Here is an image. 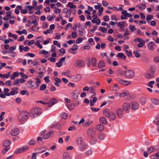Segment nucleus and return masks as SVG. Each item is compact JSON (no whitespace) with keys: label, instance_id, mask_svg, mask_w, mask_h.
<instances>
[{"label":"nucleus","instance_id":"1","mask_svg":"<svg viewBox=\"0 0 159 159\" xmlns=\"http://www.w3.org/2000/svg\"><path fill=\"white\" fill-rule=\"evenodd\" d=\"M156 70L155 66H152L149 69L144 75L145 77L147 79H152L154 77V73Z\"/></svg>","mask_w":159,"mask_h":159},{"label":"nucleus","instance_id":"2","mask_svg":"<svg viewBox=\"0 0 159 159\" xmlns=\"http://www.w3.org/2000/svg\"><path fill=\"white\" fill-rule=\"evenodd\" d=\"M77 144L80 149L82 151L84 150L86 148V144L84 140L82 138H79L77 140Z\"/></svg>","mask_w":159,"mask_h":159},{"label":"nucleus","instance_id":"3","mask_svg":"<svg viewBox=\"0 0 159 159\" xmlns=\"http://www.w3.org/2000/svg\"><path fill=\"white\" fill-rule=\"evenodd\" d=\"M42 112L41 108L37 107L32 109L30 113V116L33 118H34L39 116Z\"/></svg>","mask_w":159,"mask_h":159},{"label":"nucleus","instance_id":"4","mask_svg":"<svg viewBox=\"0 0 159 159\" xmlns=\"http://www.w3.org/2000/svg\"><path fill=\"white\" fill-rule=\"evenodd\" d=\"M28 113L26 111H22L18 116V120L20 122H22L28 119Z\"/></svg>","mask_w":159,"mask_h":159},{"label":"nucleus","instance_id":"5","mask_svg":"<svg viewBox=\"0 0 159 159\" xmlns=\"http://www.w3.org/2000/svg\"><path fill=\"white\" fill-rule=\"evenodd\" d=\"M11 143L8 140H6L3 143V146L4 147L2 150V152L3 154H5L10 148Z\"/></svg>","mask_w":159,"mask_h":159},{"label":"nucleus","instance_id":"6","mask_svg":"<svg viewBox=\"0 0 159 159\" xmlns=\"http://www.w3.org/2000/svg\"><path fill=\"white\" fill-rule=\"evenodd\" d=\"M87 133L88 137L90 138L96 136V131L93 128L90 127L88 129Z\"/></svg>","mask_w":159,"mask_h":159},{"label":"nucleus","instance_id":"7","mask_svg":"<svg viewBox=\"0 0 159 159\" xmlns=\"http://www.w3.org/2000/svg\"><path fill=\"white\" fill-rule=\"evenodd\" d=\"M124 74L126 77L129 78H133L135 75L134 71L132 70H125L124 72Z\"/></svg>","mask_w":159,"mask_h":159},{"label":"nucleus","instance_id":"8","mask_svg":"<svg viewBox=\"0 0 159 159\" xmlns=\"http://www.w3.org/2000/svg\"><path fill=\"white\" fill-rule=\"evenodd\" d=\"M18 88L16 87L12 88L11 89V91H10V93H4V94L5 95L7 96H10V95H14L18 93Z\"/></svg>","mask_w":159,"mask_h":159},{"label":"nucleus","instance_id":"9","mask_svg":"<svg viewBox=\"0 0 159 159\" xmlns=\"http://www.w3.org/2000/svg\"><path fill=\"white\" fill-rule=\"evenodd\" d=\"M29 84V87L32 89H35L38 87L39 84L35 81H33L31 80H29L28 81Z\"/></svg>","mask_w":159,"mask_h":159},{"label":"nucleus","instance_id":"10","mask_svg":"<svg viewBox=\"0 0 159 159\" xmlns=\"http://www.w3.org/2000/svg\"><path fill=\"white\" fill-rule=\"evenodd\" d=\"M84 65V61L82 60H76L75 63V66L77 67H81Z\"/></svg>","mask_w":159,"mask_h":159},{"label":"nucleus","instance_id":"11","mask_svg":"<svg viewBox=\"0 0 159 159\" xmlns=\"http://www.w3.org/2000/svg\"><path fill=\"white\" fill-rule=\"evenodd\" d=\"M28 147L26 146H24L20 148H18L16 149L14 153L17 154L23 152L25 150L28 149Z\"/></svg>","mask_w":159,"mask_h":159},{"label":"nucleus","instance_id":"12","mask_svg":"<svg viewBox=\"0 0 159 159\" xmlns=\"http://www.w3.org/2000/svg\"><path fill=\"white\" fill-rule=\"evenodd\" d=\"M123 110L124 111H127L130 108V105L129 103L125 102L124 103L122 106Z\"/></svg>","mask_w":159,"mask_h":159},{"label":"nucleus","instance_id":"13","mask_svg":"<svg viewBox=\"0 0 159 159\" xmlns=\"http://www.w3.org/2000/svg\"><path fill=\"white\" fill-rule=\"evenodd\" d=\"M131 109L133 110H137L139 107V104L135 102H131L130 103Z\"/></svg>","mask_w":159,"mask_h":159},{"label":"nucleus","instance_id":"14","mask_svg":"<svg viewBox=\"0 0 159 159\" xmlns=\"http://www.w3.org/2000/svg\"><path fill=\"white\" fill-rule=\"evenodd\" d=\"M57 102V100L56 98H51L49 102H48V107H51L52 105L56 104Z\"/></svg>","mask_w":159,"mask_h":159},{"label":"nucleus","instance_id":"15","mask_svg":"<svg viewBox=\"0 0 159 159\" xmlns=\"http://www.w3.org/2000/svg\"><path fill=\"white\" fill-rule=\"evenodd\" d=\"M47 149V147L45 146L41 148H36L35 149V151L37 152V153H41L45 152Z\"/></svg>","mask_w":159,"mask_h":159},{"label":"nucleus","instance_id":"16","mask_svg":"<svg viewBox=\"0 0 159 159\" xmlns=\"http://www.w3.org/2000/svg\"><path fill=\"white\" fill-rule=\"evenodd\" d=\"M116 114L117 116L119 118H121L123 114V110L121 108H118L116 110Z\"/></svg>","mask_w":159,"mask_h":159},{"label":"nucleus","instance_id":"17","mask_svg":"<svg viewBox=\"0 0 159 159\" xmlns=\"http://www.w3.org/2000/svg\"><path fill=\"white\" fill-rule=\"evenodd\" d=\"M95 129L99 131H102L104 129V126L102 124H97L95 126Z\"/></svg>","mask_w":159,"mask_h":159},{"label":"nucleus","instance_id":"18","mask_svg":"<svg viewBox=\"0 0 159 159\" xmlns=\"http://www.w3.org/2000/svg\"><path fill=\"white\" fill-rule=\"evenodd\" d=\"M20 132L19 130L17 128L13 129L11 132V134L13 136H16L18 135Z\"/></svg>","mask_w":159,"mask_h":159},{"label":"nucleus","instance_id":"19","mask_svg":"<svg viewBox=\"0 0 159 159\" xmlns=\"http://www.w3.org/2000/svg\"><path fill=\"white\" fill-rule=\"evenodd\" d=\"M19 49L20 52H22L23 50L24 51L26 52L30 50V48L29 47L26 46L24 48V46L23 45H20Z\"/></svg>","mask_w":159,"mask_h":159},{"label":"nucleus","instance_id":"20","mask_svg":"<svg viewBox=\"0 0 159 159\" xmlns=\"http://www.w3.org/2000/svg\"><path fill=\"white\" fill-rule=\"evenodd\" d=\"M108 118L110 120H113L116 119V116L114 112L111 111L109 114V117H108Z\"/></svg>","mask_w":159,"mask_h":159},{"label":"nucleus","instance_id":"21","mask_svg":"<svg viewBox=\"0 0 159 159\" xmlns=\"http://www.w3.org/2000/svg\"><path fill=\"white\" fill-rule=\"evenodd\" d=\"M155 45V43L154 42H150L148 44V48L151 50H153L154 49L153 46Z\"/></svg>","mask_w":159,"mask_h":159},{"label":"nucleus","instance_id":"22","mask_svg":"<svg viewBox=\"0 0 159 159\" xmlns=\"http://www.w3.org/2000/svg\"><path fill=\"white\" fill-rule=\"evenodd\" d=\"M111 112L109 109H105L103 110V113L105 116L108 118L109 117V114Z\"/></svg>","mask_w":159,"mask_h":159},{"label":"nucleus","instance_id":"23","mask_svg":"<svg viewBox=\"0 0 159 159\" xmlns=\"http://www.w3.org/2000/svg\"><path fill=\"white\" fill-rule=\"evenodd\" d=\"M120 84L124 85H127L130 84V82L127 80H124L121 79L118 80Z\"/></svg>","mask_w":159,"mask_h":159},{"label":"nucleus","instance_id":"24","mask_svg":"<svg viewBox=\"0 0 159 159\" xmlns=\"http://www.w3.org/2000/svg\"><path fill=\"white\" fill-rule=\"evenodd\" d=\"M73 47H75V48H70L69 49L68 51L70 52L72 54H74L75 52H73V51H75L78 49L79 46L77 45L76 44H75V45H73Z\"/></svg>","mask_w":159,"mask_h":159},{"label":"nucleus","instance_id":"25","mask_svg":"<svg viewBox=\"0 0 159 159\" xmlns=\"http://www.w3.org/2000/svg\"><path fill=\"white\" fill-rule=\"evenodd\" d=\"M89 139H90V143L92 145L94 144L97 142V139L95 136Z\"/></svg>","mask_w":159,"mask_h":159},{"label":"nucleus","instance_id":"26","mask_svg":"<svg viewBox=\"0 0 159 159\" xmlns=\"http://www.w3.org/2000/svg\"><path fill=\"white\" fill-rule=\"evenodd\" d=\"M99 121L101 123L104 124H107V121L105 117H102L99 118Z\"/></svg>","mask_w":159,"mask_h":159},{"label":"nucleus","instance_id":"27","mask_svg":"<svg viewBox=\"0 0 159 159\" xmlns=\"http://www.w3.org/2000/svg\"><path fill=\"white\" fill-rule=\"evenodd\" d=\"M106 65L104 62L102 60L100 61L98 64V66L100 68L104 67Z\"/></svg>","mask_w":159,"mask_h":159},{"label":"nucleus","instance_id":"28","mask_svg":"<svg viewBox=\"0 0 159 159\" xmlns=\"http://www.w3.org/2000/svg\"><path fill=\"white\" fill-rule=\"evenodd\" d=\"M73 79L77 81L80 80L82 78V75L80 74L73 76Z\"/></svg>","mask_w":159,"mask_h":159},{"label":"nucleus","instance_id":"29","mask_svg":"<svg viewBox=\"0 0 159 159\" xmlns=\"http://www.w3.org/2000/svg\"><path fill=\"white\" fill-rule=\"evenodd\" d=\"M97 100V98L96 97H94L93 98V100H90L89 104L91 106H93L94 105V103L96 102Z\"/></svg>","mask_w":159,"mask_h":159},{"label":"nucleus","instance_id":"30","mask_svg":"<svg viewBox=\"0 0 159 159\" xmlns=\"http://www.w3.org/2000/svg\"><path fill=\"white\" fill-rule=\"evenodd\" d=\"M53 131H51L49 132L48 133L46 134H44L43 136V139H48L49 136L51 135L53 133Z\"/></svg>","mask_w":159,"mask_h":159},{"label":"nucleus","instance_id":"31","mask_svg":"<svg viewBox=\"0 0 159 159\" xmlns=\"http://www.w3.org/2000/svg\"><path fill=\"white\" fill-rule=\"evenodd\" d=\"M63 11L66 13V14L65 16V17L66 18H68L70 16L69 14V9L67 8H64L63 9Z\"/></svg>","mask_w":159,"mask_h":159},{"label":"nucleus","instance_id":"32","mask_svg":"<svg viewBox=\"0 0 159 159\" xmlns=\"http://www.w3.org/2000/svg\"><path fill=\"white\" fill-rule=\"evenodd\" d=\"M139 101L142 105H144L146 103L147 100L144 97H141L140 98Z\"/></svg>","mask_w":159,"mask_h":159},{"label":"nucleus","instance_id":"33","mask_svg":"<svg viewBox=\"0 0 159 159\" xmlns=\"http://www.w3.org/2000/svg\"><path fill=\"white\" fill-rule=\"evenodd\" d=\"M98 136L99 139L102 140L104 139L105 136L104 133L100 132L98 134Z\"/></svg>","mask_w":159,"mask_h":159},{"label":"nucleus","instance_id":"34","mask_svg":"<svg viewBox=\"0 0 159 159\" xmlns=\"http://www.w3.org/2000/svg\"><path fill=\"white\" fill-rule=\"evenodd\" d=\"M92 65L93 67H95L97 66V60L96 58L93 57L91 59Z\"/></svg>","mask_w":159,"mask_h":159},{"label":"nucleus","instance_id":"35","mask_svg":"<svg viewBox=\"0 0 159 159\" xmlns=\"http://www.w3.org/2000/svg\"><path fill=\"white\" fill-rule=\"evenodd\" d=\"M151 101L152 103L155 105L159 104V100L157 99L153 98L151 99Z\"/></svg>","mask_w":159,"mask_h":159},{"label":"nucleus","instance_id":"36","mask_svg":"<svg viewBox=\"0 0 159 159\" xmlns=\"http://www.w3.org/2000/svg\"><path fill=\"white\" fill-rule=\"evenodd\" d=\"M117 56L123 60H125L126 58V56L122 52L119 53L117 55Z\"/></svg>","mask_w":159,"mask_h":159},{"label":"nucleus","instance_id":"37","mask_svg":"<svg viewBox=\"0 0 159 159\" xmlns=\"http://www.w3.org/2000/svg\"><path fill=\"white\" fill-rule=\"evenodd\" d=\"M153 18V16L152 15H148L146 16V20L148 22H150V20Z\"/></svg>","mask_w":159,"mask_h":159},{"label":"nucleus","instance_id":"38","mask_svg":"<svg viewBox=\"0 0 159 159\" xmlns=\"http://www.w3.org/2000/svg\"><path fill=\"white\" fill-rule=\"evenodd\" d=\"M63 159H71V158L68 154L65 152L63 154Z\"/></svg>","mask_w":159,"mask_h":159},{"label":"nucleus","instance_id":"39","mask_svg":"<svg viewBox=\"0 0 159 159\" xmlns=\"http://www.w3.org/2000/svg\"><path fill=\"white\" fill-rule=\"evenodd\" d=\"M67 6L69 7H70L71 8L75 9L76 8V6L75 5H73L72 3L70 2H69L67 4Z\"/></svg>","mask_w":159,"mask_h":159},{"label":"nucleus","instance_id":"40","mask_svg":"<svg viewBox=\"0 0 159 159\" xmlns=\"http://www.w3.org/2000/svg\"><path fill=\"white\" fill-rule=\"evenodd\" d=\"M154 150V148L152 146H151L148 148L147 151L149 153H152Z\"/></svg>","mask_w":159,"mask_h":159},{"label":"nucleus","instance_id":"41","mask_svg":"<svg viewBox=\"0 0 159 159\" xmlns=\"http://www.w3.org/2000/svg\"><path fill=\"white\" fill-rule=\"evenodd\" d=\"M119 88L117 84H114L112 87V90L113 91H117L119 90Z\"/></svg>","mask_w":159,"mask_h":159},{"label":"nucleus","instance_id":"42","mask_svg":"<svg viewBox=\"0 0 159 159\" xmlns=\"http://www.w3.org/2000/svg\"><path fill=\"white\" fill-rule=\"evenodd\" d=\"M28 143L30 145H34L35 144L36 142L34 139H31L28 142Z\"/></svg>","mask_w":159,"mask_h":159},{"label":"nucleus","instance_id":"43","mask_svg":"<svg viewBox=\"0 0 159 159\" xmlns=\"http://www.w3.org/2000/svg\"><path fill=\"white\" fill-rule=\"evenodd\" d=\"M92 123V121L91 120H89L85 122V123L84 124V126H89L91 125Z\"/></svg>","mask_w":159,"mask_h":159},{"label":"nucleus","instance_id":"44","mask_svg":"<svg viewBox=\"0 0 159 159\" xmlns=\"http://www.w3.org/2000/svg\"><path fill=\"white\" fill-rule=\"evenodd\" d=\"M38 24H36L34 25L33 26H32V27L30 28L33 31H37L39 29V28H38L37 29H36V26L38 25Z\"/></svg>","mask_w":159,"mask_h":159},{"label":"nucleus","instance_id":"45","mask_svg":"<svg viewBox=\"0 0 159 159\" xmlns=\"http://www.w3.org/2000/svg\"><path fill=\"white\" fill-rule=\"evenodd\" d=\"M46 87L47 85L46 84H43L41 86L39 90L41 91L43 90L46 88Z\"/></svg>","mask_w":159,"mask_h":159},{"label":"nucleus","instance_id":"46","mask_svg":"<svg viewBox=\"0 0 159 159\" xmlns=\"http://www.w3.org/2000/svg\"><path fill=\"white\" fill-rule=\"evenodd\" d=\"M116 23L118 24L119 26L121 28H123L124 27L125 23L123 22H116Z\"/></svg>","mask_w":159,"mask_h":159},{"label":"nucleus","instance_id":"47","mask_svg":"<svg viewBox=\"0 0 159 159\" xmlns=\"http://www.w3.org/2000/svg\"><path fill=\"white\" fill-rule=\"evenodd\" d=\"M155 83V81H151L149 82L148 84V85L151 88L153 87L152 85Z\"/></svg>","mask_w":159,"mask_h":159},{"label":"nucleus","instance_id":"48","mask_svg":"<svg viewBox=\"0 0 159 159\" xmlns=\"http://www.w3.org/2000/svg\"><path fill=\"white\" fill-rule=\"evenodd\" d=\"M19 74L23 78L27 79L28 78V76L24 74L22 72H20Z\"/></svg>","mask_w":159,"mask_h":159},{"label":"nucleus","instance_id":"49","mask_svg":"<svg viewBox=\"0 0 159 159\" xmlns=\"http://www.w3.org/2000/svg\"><path fill=\"white\" fill-rule=\"evenodd\" d=\"M99 30H101L103 33H106L107 31V29L105 27H101L99 28Z\"/></svg>","mask_w":159,"mask_h":159},{"label":"nucleus","instance_id":"50","mask_svg":"<svg viewBox=\"0 0 159 159\" xmlns=\"http://www.w3.org/2000/svg\"><path fill=\"white\" fill-rule=\"evenodd\" d=\"M54 9H55V11H54V12L55 14H57V13H60L61 12V10L60 9L57 8L56 7H55Z\"/></svg>","mask_w":159,"mask_h":159},{"label":"nucleus","instance_id":"51","mask_svg":"<svg viewBox=\"0 0 159 159\" xmlns=\"http://www.w3.org/2000/svg\"><path fill=\"white\" fill-rule=\"evenodd\" d=\"M75 106L73 104H71L70 105H68V108L70 110H72L74 108Z\"/></svg>","mask_w":159,"mask_h":159},{"label":"nucleus","instance_id":"52","mask_svg":"<svg viewBox=\"0 0 159 159\" xmlns=\"http://www.w3.org/2000/svg\"><path fill=\"white\" fill-rule=\"evenodd\" d=\"M53 33V31H51V30H50L49 29H48L47 30L45 31H43V33L45 34H50L51 33Z\"/></svg>","mask_w":159,"mask_h":159},{"label":"nucleus","instance_id":"53","mask_svg":"<svg viewBox=\"0 0 159 159\" xmlns=\"http://www.w3.org/2000/svg\"><path fill=\"white\" fill-rule=\"evenodd\" d=\"M55 83H61V80L60 79L57 77H56L54 78Z\"/></svg>","mask_w":159,"mask_h":159},{"label":"nucleus","instance_id":"54","mask_svg":"<svg viewBox=\"0 0 159 159\" xmlns=\"http://www.w3.org/2000/svg\"><path fill=\"white\" fill-rule=\"evenodd\" d=\"M83 38L81 37H79L76 40V42L77 43H81L83 41Z\"/></svg>","mask_w":159,"mask_h":159},{"label":"nucleus","instance_id":"55","mask_svg":"<svg viewBox=\"0 0 159 159\" xmlns=\"http://www.w3.org/2000/svg\"><path fill=\"white\" fill-rule=\"evenodd\" d=\"M16 48V47L15 46H12V47H10V48L9 49V51L10 52H11V53H13V51L14 50H15Z\"/></svg>","mask_w":159,"mask_h":159},{"label":"nucleus","instance_id":"56","mask_svg":"<svg viewBox=\"0 0 159 159\" xmlns=\"http://www.w3.org/2000/svg\"><path fill=\"white\" fill-rule=\"evenodd\" d=\"M72 96L75 99L78 98V96L77 94L76 93H72Z\"/></svg>","mask_w":159,"mask_h":159},{"label":"nucleus","instance_id":"57","mask_svg":"<svg viewBox=\"0 0 159 159\" xmlns=\"http://www.w3.org/2000/svg\"><path fill=\"white\" fill-rule=\"evenodd\" d=\"M48 59L52 62H54L56 61V59L52 57H49Z\"/></svg>","mask_w":159,"mask_h":159},{"label":"nucleus","instance_id":"58","mask_svg":"<svg viewBox=\"0 0 159 159\" xmlns=\"http://www.w3.org/2000/svg\"><path fill=\"white\" fill-rule=\"evenodd\" d=\"M35 44L40 48H43L42 45L40 44V43L38 41H37Z\"/></svg>","mask_w":159,"mask_h":159},{"label":"nucleus","instance_id":"59","mask_svg":"<svg viewBox=\"0 0 159 159\" xmlns=\"http://www.w3.org/2000/svg\"><path fill=\"white\" fill-rule=\"evenodd\" d=\"M25 56H29L30 57H34L35 56V54L31 53H28L25 54Z\"/></svg>","mask_w":159,"mask_h":159},{"label":"nucleus","instance_id":"60","mask_svg":"<svg viewBox=\"0 0 159 159\" xmlns=\"http://www.w3.org/2000/svg\"><path fill=\"white\" fill-rule=\"evenodd\" d=\"M49 52L44 50H42L40 51V54H43L47 55L48 53Z\"/></svg>","mask_w":159,"mask_h":159},{"label":"nucleus","instance_id":"61","mask_svg":"<svg viewBox=\"0 0 159 159\" xmlns=\"http://www.w3.org/2000/svg\"><path fill=\"white\" fill-rule=\"evenodd\" d=\"M31 63L34 66L37 65L39 64V62L36 60H34L33 61H32Z\"/></svg>","mask_w":159,"mask_h":159},{"label":"nucleus","instance_id":"62","mask_svg":"<svg viewBox=\"0 0 159 159\" xmlns=\"http://www.w3.org/2000/svg\"><path fill=\"white\" fill-rule=\"evenodd\" d=\"M134 54L135 57H140V54L138 53L137 51H134Z\"/></svg>","mask_w":159,"mask_h":159},{"label":"nucleus","instance_id":"63","mask_svg":"<svg viewBox=\"0 0 159 159\" xmlns=\"http://www.w3.org/2000/svg\"><path fill=\"white\" fill-rule=\"evenodd\" d=\"M102 5L104 7H107L109 4L107 2H106L105 1H104V0H103L102 1Z\"/></svg>","mask_w":159,"mask_h":159},{"label":"nucleus","instance_id":"64","mask_svg":"<svg viewBox=\"0 0 159 159\" xmlns=\"http://www.w3.org/2000/svg\"><path fill=\"white\" fill-rule=\"evenodd\" d=\"M154 60L157 62H159V56H157L155 57L154 58Z\"/></svg>","mask_w":159,"mask_h":159}]
</instances>
